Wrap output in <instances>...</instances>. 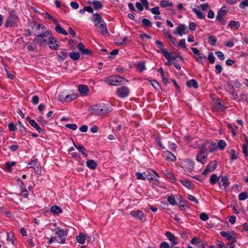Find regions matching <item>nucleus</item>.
I'll list each match as a JSON object with an SVG mask.
<instances>
[{
	"label": "nucleus",
	"instance_id": "nucleus-1",
	"mask_svg": "<svg viewBox=\"0 0 248 248\" xmlns=\"http://www.w3.org/2000/svg\"><path fill=\"white\" fill-rule=\"evenodd\" d=\"M111 108L108 104H101L93 106L91 113L95 115H103L111 111Z\"/></svg>",
	"mask_w": 248,
	"mask_h": 248
},
{
	"label": "nucleus",
	"instance_id": "nucleus-2",
	"mask_svg": "<svg viewBox=\"0 0 248 248\" xmlns=\"http://www.w3.org/2000/svg\"><path fill=\"white\" fill-rule=\"evenodd\" d=\"M54 231L59 238L57 242L60 244H64L65 243L66 238L68 235V230H63L58 227L54 229Z\"/></svg>",
	"mask_w": 248,
	"mask_h": 248
},
{
	"label": "nucleus",
	"instance_id": "nucleus-3",
	"mask_svg": "<svg viewBox=\"0 0 248 248\" xmlns=\"http://www.w3.org/2000/svg\"><path fill=\"white\" fill-rule=\"evenodd\" d=\"M124 80L128 81L124 78H122L121 76H111L105 79V81L106 83H107L108 85L113 86H118L120 84H121L122 82H123Z\"/></svg>",
	"mask_w": 248,
	"mask_h": 248
},
{
	"label": "nucleus",
	"instance_id": "nucleus-4",
	"mask_svg": "<svg viewBox=\"0 0 248 248\" xmlns=\"http://www.w3.org/2000/svg\"><path fill=\"white\" fill-rule=\"evenodd\" d=\"M227 12L228 11L226 7H222L218 11L216 16V20L222 25H224L227 23V21L224 19L223 17Z\"/></svg>",
	"mask_w": 248,
	"mask_h": 248
},
{
	"label": "nucleus",
	"instance_id": "nucleus-5",
	"mask_svg": "<svg viewBox=\"0 0 248 248\" xmlns=\"http://www.w3.org/2000/svg\"><path fill=\"white\" fill-rule=\"evenodd\" d=\"M130 215L135 219L140 220L141 222H145L146 220L145 215L140 210H132L130 213Z\"/></svg>",
	"mask_w": 248,
	"mask_h": 248
},
{
	"label": "nucleus",
	"instance_id": "nucleus-6",
	"mask_svg": "<svg viewBox=\"0 0 248 248\" xmlns=\"http://www.w3.org/2000/svg\"><path fill=\"white\" fill-rule=\"evenodd\" d=\"M18 17L16 12L14 11H12L10 12V16L7 19L5 25L7 27L12 26L13 25L16 23Z\"/></svg>",
	"mask_w": 248,
	"mask_h": 248
},
{
	"label": "nucleus",
	"instance_id": "nucleus-7",
	"mask_svg": "<svg viewBox=\"0 0 248 248\" xmlns=\"http://www.w3.org/2000/svg\"><path fill=\"white\" fill-rule=\"evenodd\" d=\"M220 234L222 237L226 238L230 242H236V233L233 232L222 231Z\"/></svg>",
	"mask_w": 248,
	"mask_h": 248
},
{
	"label": "nucleus",
	"instance_id": "nucleus-8",
	"mask_svg": "<svg viewBox=\"0 0 248 248\" xmlns=\"http://www.w3.org/2000/svg\"><path fill=\"white\" fill-rule=\"evenodd\" d=\"M130 93L129 89L126 86H122L117 89V94L122 98L127 97Z\"/></svg>",
	"mask_w": 248,
	"mask_h": 248
},
{
	"label": "nucleus",
	"instance_id": "nucleus-9",
	"mask_svg": "<svg viewBox=\"0 0 248 248\" xmlns=\"http://www.w3.org/2000/svg\"><path fill=\"white\" fill-rule=\"evenodd\" d=\"M220 189H224L226 190L227 187L230 185V182L227 176H220L218 183Z\"/></svg>",
	"mask_w": 248,
	"mask_h": 248
},
{
	"label": "nucleus",
	"instance_id": "nucleus-10",
	"mask_svg": "<svg viewBox=\"0 0 248 248\" xmlns=\"http://www.w3.org/2000/svg\"><path fill=\"white\" fill-rule=\"evenodd\" d=\"M217 166V162L216 160H213L210 161L206 166L205 169L203 170L202 174L206 175L208 173L213 171Z\"/></svg>",
	"mask_w": 248,
	"mask_h": 248
},
{
	"label": "nucleus",
	"instance_id": "nucleus-11",
	"mask_svg": "<svg viewBox=\"0 0 248 248\" xmlns=\"http://www.w3.org/2000/svg\"><path fill=\"white\" fill-rule=\"evenodd\" d=\"M41 29L42 31L41 33H39L37 35V37H41L44 38H48L50 31L47 30L45 26H42L40 24H37V30H38Z\"/></svg>",
	"mask_w": 248,
	"mask_h": 248
},
{
	"label": "nucleus",
	"instance_id": "nucleus-12",
	"mask_svg": "<svg viewBox=\"0 0 248 248\" xmlns=\"http://www.w3.org/2000/svg\"><path fill=\"white\" fill-rule=\"evenodd\" d=\"M165 235L171 242V246L172 247H173L174 245H176L178 243L177 238L171 232H165Z\"/></svg>",
	"mask_w": 248,
	"mask_h": 248
},
{
	"label": "nucleus",
	"instance_id": "nucleus-13",
	"mask_svg": "<svg viewBox=\"0 0 248 248\" xmlns=\"http://www.w3.org/2000/svg\"><path fill=\"white\" fill-rule=\"evenodd\" d=\"M148 1L147 0H140V2H137L136 3V7L140 11H142L144 9V6L146 9H149Z\"/></svg>",
	"mask_w": 248,
	"mask_h": 248
},
{
	"label": "nucleus",
	"instance_id": "nucleus-14",
	"mask_svg": "<svg viewBox=\"0 0 248 248\" xmlns=\"http://www.w3.org/2000/svg\"><path fill=\"white\" fill-rule=\"evenodd\" d=\"M98 31L103 36H108L109 33L108 30L107 24L105 22L101 23L100 24L99 28L98 29Z\"/></svg>",
	"mask_w": 248,
	"mask_h": 248
},
{
	"label": "nucleus",
	"instance_id": "nucleus-15",
	"mask_svg": "<svg viewBox=\"0 0 248 248\" xmlns=\"http://www.w3.org/2000/svg\"><path fill=\"white\" fill-rule=\"evenodd\" d=\"M144 175H145V180L147 179L150 182L156 185L158 183V181L155 178L152 172L149 170L144 171Z\"/></svg>",
	"mask_w": 248,
	"mask_h": 248
},
{
	"label": "nucleus",
	"instance_id": "nucleus-16",
	"mask_svg": "<svg viewBox=\"0 0 248 248\" xmlns=\"http://www.w3.org/2000/svg\"><path fill=\"white\" fill-rule=\"evenodd\" d=\"M162 155L164 159L168 161H174L176 160V156L169 151H164Z\"/></svg>",
	"mask_w": 248,
	"mask_h": 248
},
{
	"label": "nucleus",
	"instance_id": "nucleus-17",
	"mask_svg": "<svg viewBox=\"0 0 248 248\" xmlns=\"http://www.w3.org/2000/svg\"><path fill=\"white\" fill-rule=\"evenodd\" d=\"M27 121H28L30 125L35 129V130L39 133H43L44 130L41 128L37 123L32 119H30L29 117L26 118Z\"/></svg>",
	"mask_w": 248,
	"mask_h": 248
},
{
	"label": "nucleus",
	"instance_id": "nucleus-18",
	"mask_svg": "<svg viewBox=\"0 0 248 248\" xmlns=\"http://www.w3.org/2000/svg\"><path fill=\"white\" fill-rule=\"evenodd\" d=\"M186 27L184 24H180L176 29V31H174V34H178L182 36L186 33Z\"/></svg>",
	"mask_w": 248,
	"mask_h": 248
},
{
	"label": "nucleus",
	"instance_id": "nucleus-19",
	"mask_svg": "<svg viewBox=\"0 0 248 248\" xmlns=\"http://www.w3.org/2000/svg\"><path fill=\"white\" fill-rule=\"evenodd\" d=\"M78 96V95L77 93H73L66 95L63 98L60 96V100L62 102H69L76 99Z\"/></svg>",
	"mask_w": 248,
	"mask_h": 248
},
{
	"label": "nucleus",
	"instance_id": "nucleus-20",
	"mask_svg": "<svg viewBox=\"0 0 248 248\" xmlns=\"http://www.w3.org/2000/svg\"><path fill=\"white\" fill-rule=\"evenodd\" d=\"M48 44H51L52 46H49L50 48L53 50H56L59 47V45L58 44H55L57 42V40L55 37L53 36H49L48 38Z\"/></svg>",
	"mask_w": 248,
	"mask_h": 248
},
{
	"label": "nucleus",
	"instance_id": "nucleus-21",
	"mask_svg": "<svg viewBox=\"0 0 248 248\" xmlns=\"http://www.w3.org/2000/svg\"><path fill=\"white\" fill-rule=\"evenodd\" d=\"M78 90L80 94L82 96H86L87 95L89 91L88 87L85 85H79L78 87Z\"/></svg>",
	"mask_w": 248,
	"mask_h": 248
},
{
	"label": "nucleus",
	"instance_id": "nucleus-22",
	"mask_svg": "<svg viewBox=\"0 0 248 248\" xmlns=\"http://www.w3.org/2000/svg\"><path fill=\"white\" fill-rule=\"evenodd\" d=\"M162 50V54L164 55V56L167 60H170L172 62L176 60L177 57L173 56L172 53L171 52H169L167 50Z\"/></svg>",
	"mask_w": 248,
	"mask_h": 248
},
{
	"label": "nucleus",
	"instance_id": "nucleus-23",
	"mask_svg": "<svg viewBox=\"0 0 248 248\" xmlns=\"http://www.w3.org/2000/svg\"><path fill=\"white\" fill-rule=\"evenodd\" d=\"M207 158V155H203L198 153L196 156L197 160L204 164L206 163Z\"/></svg>",
	"mask_w": 248,
	"mask_h": 248
},
{
	"label": "nucleus",
	"instance_id": "nucleus-24",
	"mask_svg": "<svg viewBox=\"0 0 248 248\" xmlns=\"http://www.w3.org/2000/svg\"><path fill=\"white\" fill-rule=\"evenodd\" d=\"M93 16L92 21L94 23V25H97V23L101 24V23L104 22L99 14H94L93 15Z\"/></svg>",
	"mask_w": 248,
	"mask_h": 248
},
{
	"label": "nucleus",
	"instance_id": "nucleus-25",
	"mask_svg": "<svg viewBox=\"0 0 248 248\" xmlns=\"http://www.w3.org/2000/svg\"><path fill=\"white\" fill-rule=\"evenodd\" d=\"M74 146H75V147L79 151V152H80L82 154V155L84 156L87 157V156H88L87 151L82 145H81V144L76 145V144H74Z\"/></svg>",
	"mask_w": 248,
	"mask_h": 248
},
{
	"label": "nucleus",
	"instance_id": "nucleus-26",
	"mask_svg": "<svg viewBox=\"0 0 248 248\" xmlns=\"http://www.w3.org/2000/svg\"><path fill=\"white\" fill-rule=\"evenodd\" d=\"M228 25L231 29L235 31L240 27V24L238 21L231 20L229 22Z\"/></svg>",
	"mask_w": 248,
	"mask_h": 248
},
{
	"label": "nucleus",
	"instance_id": "nucleus-27",
	"mask_svg": "<svg viewBox=\"0 0 248 248\" xmlns=\"http://www.w3.org/2000/svg\"><path fill=\"white\" fill-rule=\"evenodd\" d=\"M34 41H36L40 46H45L48 44V38L36 37L34 39Z\"/></svg>",
	"mask_w": 248,
	"mask_h": 248
},
{
	"label": "nucleus",
	"instance_id": "nucleus-28",
	"mask_svg": "<svg viewBox=\"0 0 248 248\" xmlns=\"http://www.w3.org/2000/svg\"><path fill=\"white\" fill-rule=\"evenodd\" d=\"M186 85L188 87H192L194 89H197L198 88V83L197 81L194 79H192L188 80L186 82Z\"/></svg>",
	"mask_w": 248,
	"mask_h": 248
},
{
	"label": "nucleus",
	"instance_id": "nucleus-29",
	"mask_svg": "<svg viewBox=\"0 0 248 248\" xmlns=\"http://www.w3.org/2000/svg\"><path fill=\"white\" fill-rule=\"evenodd\" d=\"M192 11L195 14L198 18L201 19H203L205 18V15L199 9L195 7L192 8Z\"/></svg>",
	"mask_w": 248,
	"mask_h": 248
},
{
	"label": "nucleus",
	"instance_id": "nucleus-30",
	"mask_svg": "<svg viewBox=\"0 0 248 248\" xmlns=\"http://www.w3.org/2000/svg\"><path fill=\"white\" fill-rule=\"evenodd\" d=\"M86 166L91 170H94L97 167V163L94 160H89L86 162Z\"/></svg>",
	"mask_w": 248,
	"mask_h": 248
},
{
	"label": "nucleus",
	"instance_id": "nucleus-31",
	"mask_svg": "<svg viewBox=\"0 0 248 248\" xmlns=\"http://www.w3.org/2000/svg\"><path fill=\"white\" fill-rule=\"evenodd\" d=\"M50 211L55 215H59L62 212V210L57 205H54L51 207Z\"/></svg>",
	"mask_w": 248,
	"mask_h": 248
},
{
	"label": "nucleus",
	"instance_id": "nucleus-32",
	"mask_svg": "<svg viewBox=\"0 0 248 248\" xmlns=\"http://www.w3.org/2000/svg\"><path fill=\"white\" fill-rule=\"evenodd\" d=\"M220 176L218 177L216 174H213L210 178L209 181L212 185H214L217 182H218Z\"/></svg>",
	"mask_w": 248,
	"mask_h": 248
},
{
	"label": "nucleus",
	"instance_id": "nucleus-33",
	"mask_svg": "<svg viewBox=\"0 0 248 248\" xmlns=\"http://www.w3.org/2000/svg\"><path fill=\"white\" fill-rule=\"evenodd\" d=\"M37 166H40V163L37 159H33L28 164V168H34Z\"/></svg>",
	"mask_w": 248,
	"mask_h": 248
},
{
	"label": "nucleus",
	"instance_id": "nucleus-34",
	"mask_svg": "<svg viewBox=\"0 0 248 248\" xmlns=\"http://www.w3.org/2000/svg\"><path fill=\"white\" fill-rule=\"evenodd\" d=\"M16 165L15 162L7 161L5 164V167L8 172H11L12 170V167Z\"/></svg>",
	"mask_w": 248,
	"mask_h": 248
},
{
	"label": "nucleus",
	"instance_id": "nucleus-35",
	"mask_svg": "<svg viewBox=\"0 0 248 248\" xmlns=\"http://www.w3.org/2000/svg\"><path fill=\"white\" fill-rule=\"evenodd\" d=\"M55 31L59 33L63 34L64 35H67L68 34L67 32L62 28L60 25H57L55 27Z\"/></svg>",
	"mask_w": 248,
	"mask_h": 248
},
{
	"label": "nucleus",
	"instance_id": "nucleus-36",
	"mask_svg": "<svg viewBox=\"0 0 248 248\" xmlns=\"http://www.w3.org/2000/svg\"><path fill=\"white\" fill-rule=\"evenodd\" d=\"M76 240L78 243L84 244L85 242V237L83 233H79L78 235L77 236Z\"/></svg>",
	"mask_w": 248,
	"mask_h": 248
},
{
	"label": "nucleus",
	"instance_id": "nucleus-37",
	"mask_svg": "<svg viewBox=\"0 0 248 248\" xmlns=\"http://www.w3.org/2000/svg\"><path fill=\"white\" fill-rule=\"evenodd\" d=\"M159 4L161 7L166 8L172 6L173 3L172 2L168 1L167 0H162L160 1Z\"/></svg>",
	"mask_w": 248,
	"mask_h": 248
},
{
	"label": "nucleus",
	"instance_id": "nucleus-38",
	"mask_svg": "<svg viewBox=\"0 0 248 248\" xmlns=\"http://www.w3.org/2000/svg\"><path fill=\"white\" fill-rule=\"evenodd\" d=\"M150 82H151V84L152 85V86L157 91H159L161 90V86L159 85V83L156 80H152Z\"/></svg>",
	"mask_w": 248,
	"mask_h": 248
},
{
	"label": "nucleus",
	"instance_id": "nucleus-39",
	"mask_svg": "<svg viewBox=\"0 0 248 248\" xmlns=\"http://www.w3.org/2000/svg\"><path fill=\"white\" fill-rule=\"evenodd\" d=\"M208 43L212 46H215L217 42V38L213 35H210L208 38Z\"/></svg>",
	"mask_w": 248,
	"mask_h": 248
},
{
	"label": "nucleus",
	"instance_id": "nucleus-40",
	"mask_svg": "<svg viewBox=\"0 0 248 248\" xmlns=\"http://www.w3.org/2000/svg\"><path fill=\"white\" fill-rule=\"evenodd\" d=\"M184 163L185 166H187L186 168L189 170H193L194 167L193 162L190 160H186Z\"/></svg>",
	"mask_w": 248,
	"mask_h": 248
},
{
	"label": "nucleus",
	"instance_id": "nucleus-41",
	"mask_svg": "<svg viewBox=\"0 0 248 248\" xmlns=\"http://www.w3.org/2000/svg\"><path fill=\"white\" fill-rule=\"evenodd\" d=\"M227 92L229 93L230 97L232 99L235 100L237 98L238 95L234 88L232 89V90H230L229 92Z\"/></svg>",
	"mask_w": 248,
	"mask_h": 248
},
{
	"label": "nucleus",
	"instance_id": "nucleus-42",
	"mask_svg": "<svg viewBox=\"0 0 248 248\" xmlns=\"http://www.w3.org/2000/svg\"><path fill=\"white\" fill-rule=\"evenodd\" d=\"M93 4L94 8L96 10H99L103 7V5L101 2L98 0H93Z\"/></svg>",
	"mask_w": 248,
	"mask_h": 248
},
{
	"label": "nucleus",
	"instance_id": "nucleus-43",
	"mask_svg": "<svg viewBox=\"0 0 248 248\" xmlns=\"http://www.w3.org/2000/svg\"><path fill=\"white\" fill-rule=\"evenodd\" d=\"M14 234L12 232H10L7 233V241L11 242L12 244H14Z\"/></svg>",
	"mask_w": 248,
	"mask_h": 248
},
{
	"label": "nucleus",
	"instance_id": "nucleus-44",
	"mask_svg": "<svg viewBox=\"0 0 248 248\" xmlns=\"http://www.w3.org/2000/svg\"><path fill=\"white\" fill-rule=\"evenodd\" d=\"M69 56L73 60H78L80 57L79 53L75 52L70 53Z\"/></svg>",
	"mask_w": 248,
	"mask_h": 248
},
{
	"label": "nucleus",
	"instance_id": "nucleus-45",
	"mask_svg": "<svg viewBox=\"0 0 248 248\" xmlns=\"http://www.w3.org/2000/svg\"><path fill=\"white\" fill-rule=\"evenodd\" d=\"M155 43L156 45L157 46V47L160 48V50L159 51L158 50V52H160L162 54L163 50H166L164 48V45L161 41H156L155 42Z\"/></svg>",
	"mask_w": 248,
	"mask_h": 248
},
{
	"label": "nucleus",
	"instance_id": "nucleus-46",
	"mask_svg": "<svg viewBox=\"0 0 248 248\" xmlns=\"http://www.w3.org/2000/svg\"><path fill=\"white\" fill-rule=\"evenodd\" d=\"M226 146V142L223 140H220L217 143V147L220 150H223Z\"/></svg>",
	"mask_w": 248,
	"mask_h": 248
},
{
	"label": "nucleus",
	"instance_id": "nucleus-47",
	"mask_svg": "<svg viewBox=\"0 0 248 248\" xmlns=\"http://www.w3.org/2000/svg\"><path fill=\"white\" fill-rule=\"evenodd\" d=\"M248 198V193L247 192H243L239 194L238 199L240 201H244Z\"/></svg>",
	"mask_w": 248,
	"mask_h": 248
},
{
	"label": "nucleus",
	"instance_id": "nucleus-48",
	"mask_svg": "<svg viewBox=\"0 0 248 248\" xmlns=\"http://www.w3.org/2000/svg\"><path fill=\"white\" fill-rule=\"evenodd\" d=\"M217 145L215 143L211 142L209 145V152L212 153L217 150Z\"/></svg>",
	"mask_w": 248,
	"mask_h": 248
},
{
	"label": "nucleus",
	"instance_id": "nucleus-49",
	"mask_svg": "<svg viewBox=\"0 0 248 248\" xmlns=\"http://www.w3.org/2000/svg\"><path fill=\"white\" fill-rule=\"evenodd\" d=\"M137 69L140 71H143L146 69L145 63L144 62H140L137 64Z\"/></svg>",
	"mask_w": 248,
	"mask_h": 248
},
{
	"label": "nucleus",
	"instance_id": "nucleus-50",
	"mask_svg": "<svg viewBox=\"0 0 248 248\" xmlns=\"http://www.w3.org/2000/svg\"><path fill=\"white\" fill-rule=\"evenodd\" d=\"M167 201L172 205H176L177 203L174 197L171 195L167 198Z\"/></svg>",
	"mask_w": 248,
	"mask_h": 248
},
{
	"label": "nucleus",
	"instance_id": "nucleus-51",
	"mask_svg": "<svg viewBox=\"0 0 248 248\" xmlns=\"http://www.w3.org/2000/svg\"><path fill=\"white\" fill-rule=\"evenodd\" d=\"M230 155H231V160H234L236 159L238 157L237 155H236V153L235 151L233 149H231L230 151Z\"/></svg>",
	"mask_w": 248,
	"mask_h": 248
},
{
	"label": "nucleus",
	"instance_id": "nucleus-52",
	"mask_svg": "<svg viewBox=\"0 0 248 248\" xmlns=\"http://www.w3.org/2000/svg\"><path fill=\"white\" fill-rule=\"evenodd\" d=\"M16 125H17V126L19 127V128H20V131L22 133H23L24 134H26V131L25 130V128L24 126V125H23V124H22V123L20 121H18L16 124Z\"/></svg>",
	"mask_w": 248,
	"mask_h": 248
},
{
	"label": "nucleus",
	"instance_id": "nucleus-53",
	"mask_svg": "<svg viewBox=\"0 0 248 248\" xmlns=\"http://www.w3.org/2000/svg\"><path fill=\"white\" fill-rule=\"evenodd\" d=\"M181 184L186 187L189 188L191 186V183L188 180L183 179L181 180Z\"/></svg>",
	"mask_w": 248,
	"mask_h": 248
},
{
	"label": "nucleus",
	"instance_id": "nucleus-54",
	"mask_svg": "<svg viewBox=\"0 0 248 248\" xmlns=\"http://www.w3.org/2000/svg\"><path fill=\"white\" fill-rule=\"evenodd\" d=\"M142 23L144 27H151V23L150 21L147 18H143L142 20Z\"/></svg>",
	"mask_w": 248,
	"mask_h": 248
},
{
	"label": "nucleus",
	"instance_id": "nucleus-55",
	"mask_svg": "<svg viewBox=\"0 0 248 248\" xmlns=\"http://www.w3.org/2000/svg\"><path fill=\"white\" fill-rule=\"evenodd\" d=\"M136 177L138 180H145V175H144V172L143 173L136 172Z\"/></svg>",
	"mask_w": 248,
	"mask_h": 248
},
{
	"label": "nucleus",
	"instance_id": "nucleus-56",
	"mask_svg": "<svg viewBox=\"0 0 248 248\" xmlns=\"http://www.w3.org/2000/svg\"><path fill=\"white\" fill-rule=\"evenodd\" d=\"M67 56L68 53L64 51H61L60 54L58 55V57L62 60H64Z\"/></svg>",
	"mask_w": 248,
	"mask_h": 248
},
{
	"label": "nucleus",
	"instance_id": "nucleus-57",
	"mask_svg": "<svg viewBox=\"0 0 248 248\" xmlns=\"http://www.w3.org/2000/svg\"><path fill=\"white\" fill-rule=\"evenodd\" d=\"M243 153L246 156H248V144H244L242 146Z\"/></svg>",
	"mask_w": 248,
	"mask_h": 248
},
{
	"label": "nucleus",
	"instance_id": "nucleus-58",
	"mask_svg": "<svg viewBox=\"0 0 248 248\" xmlns=\"http://www.w3.org/2000/svg\"><path fill=\"white\" fill-rule=\"evenodd\" d=\"M215 54L219 60L223 61L225 59L224 55L222 52L217 51L215 52Z\"/></svg>",
	"mask_w": 248,
	"mask_h": 248
},
{
	"label": "nucleus",
	"instance_id": "nucleus-59",
	"mask_svg": "<svg viewBox=\"0 0 248 248\" xmlns=\"http://www.w3.org/2000/svg\"><path fill=\"white\" fill-rule=\"evenodd\" d=\"M65 127L66 128L72 129L73 130H75L77 129L78 126L76 124H65Z\"/></svg>",
	"mask_w": 248,
	"mask_h": 248
},
{
	"label": "nucleus",
	"instance_id": "nucleus-60",
	"mask_svg": "<svg viewBox=\"0 0 248 248\" xmlns=\"http://www.w3.org/2000/svg\"><path fill=\"white\" fill-rule=\"evenodd\" d=\"M248 6V0H243L239 4V7L242 9H245Z\"/></svg>",
	"mask_w": 248,
	"mask_h": 248
},
{
	"label": "nucleus",
	"instance_id": "nucleus-61",
	"mask_svg": "<svg viewBox=\"0 0 248 248\" xmlns=\"http://www.w3.org/2000/svg\"><path fill=\"white\" fill-rule=\"evenodd\" d=\"M151 12L153 14H155L157 15H159L160 14L159 7L158 6H155L151 9Z\"/></svg>",
	"mask_w": 248,
	"mask_h": 248
},
{
	"label": "nucleus",
	"instance_id": "nucleus-62",
	"mask_svg": "<svg viewBox=\"0 0 248 248\" xmlns=\"http://www.w3.org/2000/svg\"><path fill=\"white\" fill-rule=\"evenodd\" d=\"M215 57L212 53H210L208 57V60L210 63L213 64L215 62Z\"/></svg>",
	"mask_w": 248,
	"mask_h": 248
},
{
	"label": "nucleus",
	"instance_id": "nucleus-63",
	"mask_svg": "<svg viewBox=\"0 0 248 248\" xmlns=\"http://www.w3.org/2000/svg\"><path fill=\"white\" fill-rule=\"evenodd\" d=\"M200 8L203 11H206L209 7V5L207 3L201 4L200 6Z\"/></svg>",
	"mask_w": 248,
	"mask_h": 248
},
{
	"label": "nucleus",
	"instance_id": "nucleus-64",
	"mask_svg": "<svg viewBox=\"0 0 248 248\" xmlns=\"http://www.w3.org/2000/svg\"><path fill=\"white\" fill-rule=\"evenodd\" d=\"M170 149L173 152H175L177 148V145L174 142H170L169 145Z\"/></svg>",
	"mask_w": 248,
	"mask_h": 248
}]
</instances>
